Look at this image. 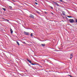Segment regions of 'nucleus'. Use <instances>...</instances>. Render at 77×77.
Wrapping results in <instances>:
<instances>
[{"mask_svg":"<svg viewBox=\"0 0 77 77\" xmlns=\"http://www.w3.org/2000/svg\"><path fill=\"white\" fill-rule=\"evenodd\" d=\"M69 21L71 23H74V20L73 19H69Z\"/></svg>","mask_w":77,"mask_h":77,"instance_id":"nucleus-1","label":"nucleus"},{"mask_svg":"<svg viewBox=\"0 0 77 77\" xmlns=\"http://www.w3.org/2000/svg\"><path fill=\"white\" fill-rule=\"evenodd\" d=\"M29 17H30V18H33V19H34L35 18L34 16L32 14H30L29 15Z\"/></svg>","mask_w":77,"mask_h":77,"instance_id":"nucleus-2","label":"nucleus"},{"mask_svg":"<svg viewBox=\"0 0 77 77\" xmlns=\"http://www.w3.org/2000/svg\"><path fill=\"white\" fill-rule=\"evenodd\" d=\"M24 33L25 35H29V32H26L25 31L24 32Z\"/></svg>","mask_w":77,"mask_h":77,"instance_id":"nucleus-3","label":"nucleus"},{"mask_svg":"<svg viewBox=\"0 0 77 77\" xmlns=\"http://www.w3.org/2000/svg\"><path fill=\"white\" fill-rule=\"evenodd\" d=\"M27 60L28 62H29V63H31V64H32V65H35V64H33V63H32V61L31 60Z\"/></svg>","mask_w":77,"mask_h":77,"instance_id":"nucleus-4","label":"nucleus"},{"mask_svg":"<svg viewBox=\"0 0 77 77\" xmlns=\"http://www.w3.org/2000/svg\"><path fill=\"white\" fill-rule=\"evenodd\" d=\"M53 3H54V4H55V5H56L57 6H59V4L55 2H53Z\"/></svg>","mask_w":77,"mask_h":77,"instance_id":"nucleus-5","label":"nucleus"},{"mask_svg":"<svg viewBox=\"0 0 77 77\" xmlns=\"http://www.w3.org/2000/svg\"><path fill=\"white\" fill-rule=\"evenodd\" d=\"M10 31L11 33V34H12L13 33V30H12V29H11Z\"/></svg>","mask_w":77,"mask_h":77,"instance_id":"nucleus-6","label":"nucleus"},{"mask_svg":"<svg viewBox=\"0 0 77 77\" xmlns=\"http://www.w3.org/2000/svg\"><path fill=\"white\" fill-rule=\"evenodd\" d=\"M72 54H70V59H72Z\"/></svg>","mask_w":77,"mask_h":77,"instance_id":"nucleus-7","label":"nucleus"},{"mask_svg":"<svg viewBox=\"0 0 77 77\" xmlns=\"http://www.w3.org/2000/svg\"><path fill=\"white\" fill-rule=\"evenodd\" d=\"M17 43L18 45H20V44L19 43V42H18L17 41Z\"/></svg>","mask_w":77,"mask_h":77,"instance_id":"nucleus-8","label":"nucleus"},{"mask_svg":"<svg viewBox=\"0 0 77 77\" xmlns=\"http://www.w3.org/2000/svg\"><path fill=\"white\" fill-rule=\"evenodd\" d=\"M2 9H3V10H4V11H6V8H3Z\"/></svg>","mask_w":77,"mask_h":77,"instance_id":"nucleus-9","label":"nucleus"},{"mask_svg":"<svg viewBox=\"0 0 77 77\" xmlns=\"http://www.w3.org/2000/svg\"><path fill=\"white\" fill-rule=\"evenodd\" d=\"M42 45V47H44L45 46V44H41Z\"/></svg>","mask_w":77,"mask_h":77,"instance_id":"nucleus-10","label":"nucleus"},{"mask_svg":"<svg viewBox=\"0 0 77 77\" xmlns=\"http://www.w3.org/2000/svg\"><path fill=\"white\" fill-rule=\"evenodd\" d=\"M63 14L64 15H65V12H63Z\"/></svg>","mask_w":77,"mask_h":77,"instance_id":"nucleus-11","label":"nucleus"},{"mask_svg":"<svg viewBox=\"0 0 77 77\" xmlns=\"http://www.w3.org/2000/svg\"><path fill=\"white\" fill-rule=\"evenodd\" d=\"M9 7L10 9H12V7L11 6H9Z\"/></svg>","mask_w":77,"mask_h":77,"instance_id":"nucleus-12","label":"nucleus"},{"mask_svg":"<svg viewBox=\"0 0 77 77\" xmlns=\"http://www.w3.org/2000/svg\"><path fill=\"white\" fill-rule=\"evenodd\" d=\"M36 12H37V13H38V14H40V13H39L38 11H36Z\"/></svg>","mask_w":77,"mask_h":77,"instance_id":"nucleus-13","label":"nucleus"},{"mask_svg":"<svg viewBox=\"0 0 77 77\" xmlns=\"http://www.w3.org/2000/svg\"><path fill=\"white\" fill-rule=\"evenodd\" d=\"M67 17H68V18H71V17H72L67 16Z\"/></svg>","mask_w":77,"mask_h":77,"instance_id":"nucleus-14","label":"nucleus"},{"mask_svg":"<svg viewBox=\"0 0 77 77\" xmlns=\"http://www.w3.org/2000/svg\"><path fill=\"white\" fill-rule=\"evenodd\" d=\"M31 36H33V33H31Z\"/></svg>","mask_w":77,"mask_h":77,"instance_id":"nucleus-15","label":"nucleus"},{"mask_svg":"<svg viewBox=\"0 0 77 77\" xmlns=\"http://www.w3.org/2000/svg\"><path fill=\"white\" fill-rule=\"evenodd\" d=\"M35 4L36 5H38V3L36 2H35Z\"/></svg>","mask_w":77,"mask_h":77,"instance_id":"nucleus-16","label":"nucleus"},{"mask_svg":"<svg viewBox=\"0 0 77 77\" xmlns=\"http://www.w3.org/2000/svg\"><path fill=\"white\" fill-rule=\"evenodd\" d=\"M60 1H61V2H62L63 0H59Z\"/></svg>","mask_w":77,"mask_h":77,"instance_id":"nucleus-17","label":"nucleus"},{"mask_svg":"<svg viewBox=\"0 0 77 77\" xmlns=\"http://www.w3.org/2000/svg\"><path fill=\"white\" fill-rule=\"evenodd\" d=\"M76 23H77V19L75 20Z\"/></svg>","mask_w":77,"mask_h":77,"instance_id":"nucleus-18","label":"nucleus"},{"mask_svg":"<svg viewBox=\"0 0 77 77\" xmlns=\"http://www.w3.org/2000/svg\"><path fill=\"white\" fill-rule=\"evenodd\" d=\"M51 9H53V7L51 6Z\"/></svg>","mask_w":77,"mask_h":77,"instance_id":"nucleus-19","label":"nucleus"},{"mask_svg":"<svg viewBox=\"0 0 77 77\" xmlns=\"http://www.w3.org/2000/svg\"><path fill=\"white\" fill-rule=\"evenodd\" d=\"M7 20V21H9V20Z\"/></svg>","mask_w":77,"mask_h":77,"instance_id":"nucleus-20","label":"nucleus"},{"mask_svg":"<svg viewBox=\"0 0 77 77\" xmlns=\"http://www.w3.org/2000/svg\"><path fill=\"white\" fill-rule=\"evenodd\" d=\"M23 43H24V44H26V43H25V42H24Z\"/></svg>","mask_w":77,"mask_h":77,"instance_id":"nucleus-21","label":"nucleus"},{"mask_svg":"<svg viewBox=\"0 0 77 77\" xmlns=\"http://www.w3.org/2000/svg\"><path fill=\"white\" fill-rule=\"evenodd\" d=\"M45 14H47V12H45Z\"/></svg>","mask_w":77,"mask_h":77,"instance_id":"nucleus-22","label":"nucleus"},{"mask_svg":"<svg viewBox=\"0 0 77 77\" xmlns=\"http://www.w3.org/2000/svg\"><path fill=\"white\" fill-rule=\"evenodd\" d=\"M37 0H35L36 2Z\"/></svg>","mask_w":77,"mask_h":77,"instance_id":"nucleus-23","label":"nucleus"}]
</instances>
